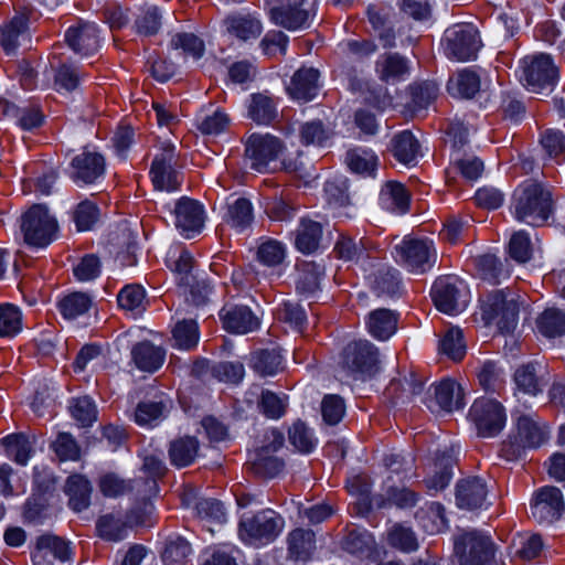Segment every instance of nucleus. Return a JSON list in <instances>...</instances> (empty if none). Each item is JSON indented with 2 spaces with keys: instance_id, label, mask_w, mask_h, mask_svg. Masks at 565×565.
Returning a JSON list of instances; mask_svg holds the SVG:
<instances>
[{
  "instance_id": "1",
  "label": "nucleus",
  "mask_w": 565,
  "mask_h": 565,
  "mask_svg": "<svg viewBox=\"0 0 565 565\" xmlns=\"http://www.w3.org/2000/svg\"><path fill=\"white\" fill-rule=\"evenodd\" d=\"M513 213L518 221L541 225L553 213L551 190L542 182L524 181L514 192Z\"/></svg>"
},
{
  "instance_id": "2",
  "label": "nucleus",
  "mask_w": 565,
  "mask_h": 565,
  "mask_svg": "<svg viewBox=\"0 0 565 565\" xmlns=\"http://www.w3.org/2000/svg\"><path fill=\"white\" fill-rule=\"evenodd\" d=\"M548 438L546 426L532 414H521L508 439L503 443L502 451L509 460L519 458L526 449L542 446Z\"/></svg>"
},
{
  "instance_id": "3",
  "label": "nucleus",
  "mask_w": 565,
  "mask_h": 565,
  "mask_svg": "<svg viewBox=\"0 0 565 565\" xmlns=\"http://www.w3.org/2000/svg\"><path fill=\"white\" fill-rule=\"evenodd\" d=\"M520 79L532 93L550 94L557 83L558 68L548 54L526 55L520 61Z\"/></svg>"
},
{
  "instance_id": "4",
  "label": "nucleus",
  "mask_w": 565,
  "mask_h": 565,
  "mask_svg": "<svg viewBox=\"0 0 565 565\" xmlns=\"http://www.w3.org/2000/svg\"><path fill=\"white\" fill-rule=\"evenodd\" d=\"M285 527V520L271 509L245 518L239 523V536L243 541L265 545L274 542Z\"/></svg>"
},
{
  "instance_id": "5",
  "label": "nucleus",
  "mask_w": 565,
  "mask_h": 565,
  "mask_svg": "<svg viewBox=\"0 0 565 565\" xmlns=\"http://www.w3.org/2000/svg\"><path fill=\"white\" fill-rule=\"evenodd\" d=\"M21 230L26 244L45 247L56 237L58 225L45 205L35 204L23 214Z\"/></svg>"
},
{
  "instance_id": "6",
  "label": "nucleus",
  "mask_w": 565,
  "mask_h": 565,
  "mask_svg": "<svg viewBox=\"0 0 565 565\" xmlns=\"http://www.w3.org/2000/svg\"><path fill=\"white\" fill-rule=\"evenodd\" d=\"M444 42L446 55L459 62L476 58L482 46L480 34L471 23H458L448 28Z\"/></svg>"
},
{
  "instance_id": "7",
  "label": "nucleus",
  "mask_w": 565,
  "mask_h": 565,
  "mask_svg": "<svg viewBox=\"0 0 565 565\" xmlns=\"http://www.w3.org/2000/svg\"><path fill=\"white\" fill-rule=\"evenodd\" d=\"M454 544L459 565H488L493 556L491 539L477 530L458 534Z\"/></svg>"
},
{
  "instance_id": "8",
  "label": "nucleus",
  "mask_w": 565,
  "mask_h": 565,
  "mask_svg": "<svg viewBox=\"0 0 565 565\" xmlns=\"http://www.w3.org/2000/svg\"><path fill=\"white\" fill-rule=\"evenodd\" d=\"M152 512L153 505L151 501H146L143 507L131 509L127 513L126 520L113 513L103 515L97 521V531L105 540L114 542L121 541L127 536L128 529L134 525L145 524Z\"/></svg>"
},
{
  "instance_id": "9",
  "label": "nucleus",
  "mask_w": 565,
  "mask_h": 565,
  "mask_svg": "<svg viewBox=\"0 0 565 565\" xmlns=\"http://www.w3.org/2000/svg\"><path fill=\"white\" fill-rule=\"evenodd\" d=\"M469 417L475 424L478 435L493 437L505 426L507 415L501 403L491 398H478L469 411Z\"/></svg>"
},
{
  "instance_id": "10",
  "label": "nucleus",
  "mask_w": 565,
  "mask_h": 565,
  "mask_svg": "<svg viewBox=\"0 0 565 565\" xmlns=\"http://www.w3.org/2000/svg\"><path fill=\"white\" fill-rule=\"evenodd\" d=\"M436 308L448 315L462 311L468 303L467 286L454 276L438 278L431 289Z\"/></svg>"
},
{
  "instance_id": "11",
  "label": "nucleus",
  "mask_w": 565,
  "mask_h": 565,
  "mask_svg": "<svg viewBox=\"0 0 565 565\" xmlns=\"http://www.w3.org/2000/svg\"><path fill=\"white\" fill-rule=\"evenodd\" d=\"M377 363V349L367 340L351 342L343 351L342 367L354 379L374 374Z\"/></svg>"
},
{
  "instance_id": "12",
  "label": "nucleus",
  "mask_w": 565,
  "mask_h": 565,
  "mask_svg": "<svg viewBox=\"0 0 565 565\" xmlns=\"http://www.w3.org/2000/svg\"><path fill=\"white\" fill-rule=\"evenodd\" d=\"M99 490L105 497L116 498L125 493H132L135 499L143 507L158 492V484L152 479L138 478L126 481L115 473H107L99 480Z\"/></svg>"
},
{
  "instance_id": "13",
  "label": "nucleus",
  "mask_w": 565,
  "mask_h": 565,
  "mask_svg": "<svg viewBox=\"0 0 565 565\" xmlns=\"http://www.w3.org/2000/svg\"><path fill=\"white\" fill-rule=\"evenodd\" d=\"M277 6L270 9L271 21L289 31L309 25L313 13L315 0H276Z\"/></svg>"
},
{
  "instance_id": "14",
  "label": "nucleus",
  "mask_w": 565,
  "mask_h": 565,
  "mask_svg": "<svg viewBox=\"0 0 565 565\" xmlns=\"http://www.w3.org/2000/svg\"><path fill=\"white\" fill-rule=\"evenodd\" d=\"M565 511L564 498L561 490L545 486L536 490L530 502V515L541 524H552L558 521Z\"/></svg>"
},
{
  "instance_id": "15",
  "label": "nucleus",
  "mask_w": 565,
  "mask_h": 565,
  "mask_svg": "<svg viewBox=\"0 0 565 565\" xmlns=\"http://www.w3.org/2000/svg\"><path fill=\"white\" fill-rule=\"evenodd\" d=\"M483 318L488 322H495L501 332H511L518 323V303L508 300L503 290H495L488 296L483 307Z\"/></svg>"
},
{
  "instance_id": "16",
  "label": "nucleus",
  "mask_w": 565,
  "mask_h": 565,
  "mask_svg": "<svg viewBox=\"0 0 565 565\" xmlns=\"http://www.w3.org/2000/svg\"><path fill=\"white\" fill-rule=\"evenodd\" d=\"M280 140L269 135H252L246 142V158L250 168L257 172H264L270 162L276 161L282 152Z\"/></svg>"
},
{
  "instance_id": "17",
  "label": "nucleus",
  "mask_w": 565,
  "mask_h": 565,
  "mask_svg": "<svg viewBox=\"0 0 565 565\" xmlns=\"http://www.w3.org/2000/svg\"><path fill=\"white\" fill-rule=\"evenodd\" d=\"M177 154L173 145H164L151 164V179L156 189L175 191L180 185L179 172L175 170Z\"/></svg>"
},
{
  "instance_id": "18",
  "label": "nucleus",
  "mask_w": 565,
  "mask_h": 565,
  "mask_svg": "<svg viewBox=\"0 0 565 565\" xmlns=\"http://www.w3.org/2000/svg\"><path fill=\"white\" fill-rule=\"evenodd\" d=\"M433 244L427 239L405 238L395 247L399 260L414 273H424L430 267Z\"/></svg>"
},
{
  "instance_id": "19",
  "label": "nucleus",
  "mask_w": 565,
  "mask_h": 565,
  "mask_svg": "<svg viewBox=\"0 0 565 565\" xmlns=\"http://www.w3.org/2000/svg\"><path fill=\"white\" fill-rule=\"evenodd\" d=\"M65 41L74 53L90 56L100 47L99 30L92 22L79 21L66 30Z\"/></svg>"
},
{
  "instance_id": "20",
  "label": "nucleus",
  "mask_w": 565,
  "mask_h": 565,
  "mask_svg": "<svg viewBox=\"0 0 565 565\" xmlns=\"http://www.w3.org/2000/svg\"><path fill=\"white\" fill-rule=\"evenodd\" d=\"M174 216L177 228H179L186 238L200 233L204 226V209L196 200L186 196L181 198L175 203Z\"/></svg>"
},
{
  "instance_id": "21",
  "label": "nucleus",
  "mask_w": 565,
  "mask_h": 565,
  "mask_svg": "<svg viewBox=\"0 0 565 565\" xmlns=\"http://www.w3.org/2000/svg\"><path fill=\"white\" fill-rule=\"evenodd\" d=\"M70 557L71 550L68 543L49 534L38 539L32 554L33 565H65Z\"/></svg>"
},
{
  "instance_id": "22",
  "label": "nucleus",
  "mask_w": 565,
  "mask_h": 565,
  "mask_svg": "<svg viewBox=\"0 0 565 565\" xmlns=\"http://www.w3.org/2000/svg\"><path fill=\"white\" fill-rule=\"evenodd\" d=\"M105 173V159L94 151H83L71 161L70 177L75 183L92 184Z\"/></svg>"
},
{
  "instance_id": "23",
  "label": "nucleus",
  "mask_w": 565,
  "mask_h": 565,
  "mask_svg": "<svg viewBox=\"0 0 565 565\" xmlns=\"http://www.w3.org/2000/svg\"><path fill=\"white\" fill-rule=\"evenodd\" d=\"M488 495L486 482L479 477H467L456 484L455 500L459 509L473 511L484 507Z\"/></svg>"
},
{
  "instance_id": "24",
  "label": "nucleus",
  "mask_w": 565,
  "mask_h": 565,
  "mask_svg": "<svg viewBox=\"0 0 565 565\" xmlns=\"http://www.w3.org/2000/svg\"><path fill=\"white\" fill-rule=\"evenodd\" d=\"M226 34L241 42L256 40L263 32V24L259 19L250 13H233L223 21Z\"/></svg>"
},
{
  "instance_id": "25",
  "label": "nucleus",
  "mask_w": 565,
  "mask_h": 565,
  "mask_svg": "<svg viewBox=\"0 0 565 565\" xmlns=\"http://www.w3.org/2000/svg\"><path fill=\"white\" fill-rule=\"evenodd\" d=\"M319 88L318 70L302 67L294 74L287 90L294 99L309 102L317 96Z\"/></svg>"
},
{
  "instance_id": "26",
  "label": "nucleus",
  "mask_w": 565,
  "mask_h": 565,
  "mask_svg": "<svg viewBox=\"0 0 565 565\" xmlns=\"http://www.w3.org/2000/svg\"><path fill=\"white\" fill-rule=\"evenodd\" d=\"M436 406L447 413L461 409L465 406L463 390L456 381L444 379L434 385Z\"/></svg>"
},
{
  "instance_id": "27",
  "label": "nucleus",
  "mask_w": 565,
  "mask_h": 565,
  "mask_svg": "<svg viewBox=\"0 0 565 565\" xmlns=\"http://www.w3.org/2000/svg\"><path fill=\"white\" fill-rule=\"evenodd\" d=\"M223 311V324L230 332L245 334L259 327V319L246 306H236Z\"/></svg>"
},
{
  "instance_id": "28",
  "label": "nucleus",
  "mask_w": 565,
  "mask_h": 565,
  "mask_svg": "<svg viewBox=\"0 0 565 565\" xmlns=\"http://www.w3.org/2000/svg\"><path fill=\"white\" fill-rule=\"evenodd\" d=\"M376 72L383 82L394 84L408 75V61L397 53L384 54L376 62Z\"/></svg>"
},
{
  "instance_id": "29",
  "label": "nucleus",
  "mask_w": 565,
  "mask_h": 565,
  "mask_svg": "<svg viewBox=\"0 0 565 565\" xmlns=\"http://www.w3.org/2000/svg\"><path fill=\"white\" fill-rule=\"evenodd\" d=\"M544 365L530 362L521 365L514 373V382L519 391L535 396L542 392Z\"/></svg>"
},
{
  "instance_id": "30",
  "label": "nucleus",
  "mask_w": 565,
  "mask_h": 565,
  "mask_svg": "<svg viewBox=\"0 0 565 565\" xmlns=\"http://www.w3.org/2000/svg\"><path fill=\"white\" fill-rule=\"evenodd\" d=\"M409 193L405 186L396 181L386 182L380 192V203L383 209L404 214L408 211Z\"/></svg>"
},
{
  "instance_id": "31",
  "label": "nucleus",
  "mask_w": 565,
  "mask_h": 565,
  "mask_svg": "<svg viewBox=\"0 0 565 565\" xmlns=\"http://www.w3.org/2000/svg\"><path fill=\"white\" fill-rule=\"evenodd\" d=\"M419 148L418 140L409 130L396 134L390 145L393 157L403 164H414L419 154Z\"/></svg>"
},
{
  "instance_id": "32",
  "label": "nucleus",
  "mask_w": 565,
  "mask_h": 565,
  "mask_svg": "<svg viewBox=\"0 0 565 565\" xmlns=\"http://www.w3.org/2000/svg\"><path fill=\"white\" fill-rule=\"evenodd\" d=\"M369 332L377 340L390 339L397 329V315L390 309H376L369 313Z\"/></svg>"
},
{
  "instance_id": "33",
  "label": "nucleus",
  "mask_w": 565,
  "mask_h": 565,
  "mask_svg": "<svg viewBox=\"0 0 565 565\" xmlns=\"http://www.w3.org/2000/svg\"><path fill=\"white\" fill-rule=\"evenodd\" d=\"M32 10L22 7L20 15L14 17L9 24L2 28L0 43L7 54H12L20 45V39L25 38V20L30 18Z\"/></svg>"
},
{
  "instance_id": "34",
  "label": "nucleus",
  "mask_w": 565,
  "mask_h": 565,
  "mask_svg": "<svg viewBox=\"0 0 565 565\" xmlns=\"http://www.w3.org/2000/svg\"><path fill=\"white\" fill-rule=\"evenodd\" d=\"M131 355L138 369L154 372L163 364L166 352L160 347L143 341L132 348Z\"/></svg>"
},
{
  "instance_id": "35",
  "label": "nucleus",
  "mask_w": 565,
  "mask_h": 565,
  "mask_svg": "<svg viewBox=\"0 0 565 565\" xmlns=\"http://www.w3.org/2000/svg\"><path fill=\"white\" fill-rule=\"evenodd\" d=\"M169 458L177 468L188 467L194 462L199 454V441L195 437H181L172 440L169 446Z\"/></svg>"
},
{
  "instance_id": "36",
  "label": "nucleus",
  "mask_w": 565,
  "mask_h": 565,
  "mask_svg": "<svg viewBox=\"0 0 565 565\" xmlns=\"http://www.w3.org/2000/svg\"><path fill=\"white\" fill-rule=\"evenodd\" d=\"M447 89L455 97L472 98L480 89V77L476 72L463 68L449 78Z\"/></svg>"
},
{
  "instance_id": "37",
  "label": "nucleus",
  "mask_w": 565,
  "mask_h": 565,
  "mask_svg": "<svg viewBox=\"0 0 565 565\" xmlns=\"http://www.w3.org/2000/svg\"><path fill=\"white\" fill-rule=\"evenodd\" d=\"M372 290L379 297H393L401 291L398 271L391 267H381L369 277Z\"/></svg>"
},
{
  "instance_id": "38",
  "label": "nucleus",
  "mask_w": 565,
  "mask_h": 565,
  "mask_svg": "<svg viewBox=\"0 0 565 565\" xmlns=\"http://www.w3.org/2000/svg\"><path fill=\"white\" fill-rule=\"evenodd\" d=\"M322 237L321 224L310 218H301L296 231L295 244L298 250L310 254L317 250Z\"/></svg>"
},
{
  "instance_id": "39",
  "label": "nucleus",
  "mask_w": 565,
  "mask_h": 565,
  "mask_svg": "<svg viewBox=\"0 0 565 565\" xmlns=\"http://www.w3.org/2000/svg\"><path fill=\"white\" fill-rule=\"evenodd\" d=\"M65 492L73 510L79 512L89 505L92 484L85 477L70 476L65 484Z\"/></svg>"
},
{
  "instance_id": "40",
  "label": "nucleus",
  "mask_w": 565,
  "mask_h": 565,
  "mask_svg": "<svg viewBox=\"0 0 565 565\" xmlns=\"http://www.w3.org/2000/svg\"><path fill=\"white\" fill-rule=\"evenodd\" d=\"M247 111L250 119L263 125L271 122L277 116L276 103L271 96L265 93H257L250 96Z\"/></svg>"
},
{
  "instance_id": "41",
  "label": "nucleus",
  "mask_w": 565,
  "mask_h": 565,
  "mask_svg": "<svg viewBox=\"0 0 565 565\" xmlns=\"http://www.w3.org/2000/svg\"><path fill=\"white\" fill-rule=\"evenodd\" d=\"M199 340L200 332L195 320H181L172 329L171 342L173 348L190 351L198 345Z\"/></svg>"
},
{
  "instance_id": "42",
  "label": "nucleus",
  "mask_w": 565,
  "mask_h": 565,
  "mask_svg": "<svg viewBox=\"0 0 565 565\" xmlns=\"http://www.w3.org/2000/svg\"><path fill=\"white\" fill-rule=\"evenodd\" d=\"M316 547L315 533L310 530L296 529L288 535V552L295 559H307Z\"/></svg>"
},
{
  "instance_id": "43",
  "label": "nucleus",
  "mask_w": 565,
  "mask_h": 565,
  "mask_svg": "<svg viewBox=\"0 0 565 565\" xmlns=\"http://www.w3.org/2000/svg\"><path fill=\"white\" fill-rule=\"evenodd\" d=\"M297 290L305 295L315 294L320 287L324 267L315 263H302L298 269Z\"/></svg>"
},
{
  "instance_id": "44",
  "label": "nucleus",
  "mask_w": 565,
  "mask_h": 565,
  "mask_svg": "<svg viewBox=\"0 0 565 565\" xmlns=\"http://www.w3.org/2000/svg\"><path fill=\"white\" fill-rule=\"evenodd\" d=\"M8 456L24 466L33 454V440L24 434H12L0 440Z\"/></svg>"
},
{
  "instance_id": "45",
  "label": "nucleus",
  "mask_w": 565,
  "mask_h": 565,
  "mask_svg": "<svg viewBox=\"0 0 565 565\" xmlns=\"http://www.w3.org/2000/svg\"><path fill=\"white\" fill-rule=\"evenodd\" d=\"M253 218V206L249 200L238 198L227 204L226 222L237 231L247 228Z\"/></svg>"
},
{
  "instance_id": "46",
  "label": "nucleus",
  "mask_w": 565,
  "mask_h": 565,
  "mask_svg": "<svg viewBox=\"0 0 565 565\" xmlns=\"http://www.w3.org/2000/svg\"><path fill=\"white\" fill-rule=\"evenodd\" d=\"M536 327L546 338H555L565 334V315L555 308L543 311L536 320Z\"/></svg>"
},
{
  "instance_id": "47",
  "label": "nucleus",
  "mask_w": 565,
  "mask_h": 565,
  "mask_svg": "<svg viewBox=\"0 0 565 565\" xmlns=\"http://www.w3.org/2000/svg\"><path fill=\"white\" fill-rule=\"evenodd\" d=\"M451 164L465 179L477 180L483 172V162L473 154L459 151L451 153Z\"/></svg>"
},
{
  "instance_id": "48",
  "label": "nucleus",
  "mask_w": 565,
  "mask_h": 565,
  "mask_svg": "<svg viewBox=\"0 0 565 565\" xmlns=\"http://www.w3.org/2000/svg\"><path fill=\"white\" fill-rule=\"evenodd\" d=\"M168 405L163 401L141 402L135 412V422L140 426L157 425L166 415Z\"/></svg>"
},
{
  "instance_id": "49",
  "label": "nucleus",
  "mask_w": 565,
  "mask_h": 565,
  "mask_svg": "<svg viewBox=\"0 0 565 565\" xmlns=\"http://www.w3.org/2000/svg\"><path fill=\"white\" fill-rule=\"evenodd\" d=\"M250 465L253 471L264 478L276 477L284 467V462L278 457L266 451H254Z\"/></svg>"
},
{
  "instance_id": "50",
  "label": "nucleus",
  "mask_w": 565,
  "mask_h": 565,
  "mask_svg": "<svg viewBox=\"0 0 565 565\" xmlns=\"http://www.w3.org/2000/svg\"><path fill=\"white\" fill-rule=\"evenodd\" d=\"M290 444L302 454L311 452L317 446L312 430L301 420L294 423L288 433Z\"/></svg>"
},
{
  "instance_id": "51",
  "label": "nucleus",
  "mask_w": 565,
  "mask_h": 565,
  "mask_svg": "<svg viewBox=\"0 0 565 565\" xmlns=\"http://www.w3.org/2000/svg\"><path fill=\"white\" fill-rule=\"evenodd\" d=\"M345 160L350 170L361 174H371L377 166V157L366 149L348 151Z\"/></svg>"
},
{
  "instance_id": "52",
  "label": "nucleus",
  "mask_w": 565,
  "mask_h": 565,
  "mask_svg": "<svg viewBox=\"0 0 565 565\" xmlns=\"http://www.w3.org/2000/svg\"><path fill=\"white\" fill-rule=\"evenodd\" d=\"M90 305L92 299L88 295L84 292H73L60 301L58 308L64 318L75 319L87 312Z\"/></svg>"
},
{
  "instance_id": "53",
  "label": "nucleus",
  "mask_w": 565,
  "mask_h": 565,
  "mask_svg": "<svg viewBox=\"0 0 565 565\" xmlns=\"http://www.w3.org/2000/svg\"><path fill=\"white\" fill-rule=\"evenodd\" d=\"M192 553L191 545L182 537L170 540L162 553V561L166 565H184Z\"/></svg>"
},
{
  "instance_id": "54",
  "label": "nucleus",
  "mask_w": 565,
  "mask_h": 565,
  "mask_svg": "<svg viewBox=\"0 0 565 565\" xmlns=\"http://www.w3.org/2000/svg\"><path fill=\"white\" fill-rule=\"evenodd\" d=\"M439 351L454 361L461 360L466 354L461 330L458 328L449 329L440 340Z\"/></svg>"
},
{
  "instance_id": "55",
  "label": "nucleus",
  "mask_w": 565,
  "mask_h": 565,
  "mask_svg": "<svg viewBox=\"0 0 565 565\" xmlns=\"http://www.w3.org/2000/svg\"><path fill=\"white\" fill-rule=\"evenodd\" d=\"M287 405L286 396H279L268 390L262 391L258 408L266 417L271 419L280 418L286 413Z\"/></svg>"
},
{
  "instance_id": "56",
  "label": "nucleus",
  "mask_w": 565,
  "mask_h": 565,
  "mask_svg": "<svg viewBox=\"0 0 565 565\" xmlns=\"http://www.w3.org/2000/svg\"><path fill=\"white\" fill-rule=\"evenodd\" d=\"M22 329V315L18 307L0 305V337H13Z\"/></svg>"
},
{
  "instance_id": "57",
  "label": "nucleus",
  "mask_w": 565,
  "mask_h": 565,
  "mask_svg": "<svg viewBox=\"0 0 565 565\" xmlns=\"http://www.w3.org/2000/svg\"><path fill=\"white\" fill-rule=\"evenodd\" d=\"M513 544L515 556L525 561L536 558L543 548V541L539 534H519Z\"/></svg>"
},
{
  "instance_id": "58",
  "label": "nucleus",
  "mask_w": 565,
  "mask_h": 565,
  "mask_svg": "<svg viewBox=\"0 0 565 565\" xmlns=\"http://www.w3.org/2000/svg\"><path fill=\"white\" fill-rule=\"evenodd\" d=\"M344 550L351 554L369 555L375 547V540L366 531H351L344 540Z\"/></svg>"
},
{
  "instance_id": "59",
  "label": "nucleus",
  "mask_w": 565,
  "mask_h": 565,
  "mask_svg": "<svg viewBox=\"0 0 565 565\" xmlns=\"http://www.w3.org/2000/svg\"><path fill=\"white\" fill-rule=\"evenodd\" d=\"M388 543L391 546L405 552H415L418 548V540L415 533L403 525H394L388 532Z\"/></svg>"
},
{
  "instance_id": "60",
  "label": "nucleus",
  "mask_w": 565,
  "mask_h": 565,
  "mask_svg": "<svg viewBox=\"0 0 565 565\" xmlns=\"http://www.w3.org/2000/svg\"><path fill=\"white\" fill-rule=\"evenodd\" d=\"M509 255L518 263H526L532 257L533 245L529 233L515 232L509 242Z\"/></svg>"
},
{
  "instance_id": "61",
  "label": "nucleus",
  "mask_w": 565,
  "mask_h": 565,
  "mask_svg": "<svg viewBox=\"0 0 565 565\" xmlns=\"http://www.w3.org/2000/svg\"><path fill=\"white\" fill-rule=\"evenodd\" d=\"M281 355L275 350H262L253 356V367L260 375H274L281 369Z\"/></svg>"
},
{
  "instance_id": "62",
  "label": "nucleus",
  "mask_w": 565,
  "mask_h": 565,
  "mask_svg": "<svg viewBox=\"0 0 565 565\" xmlns=\"http://www.w3.org/2000/svg\"><path fill=\"white\" fill-rule=\"evenodd\" d=\"M334 252L343 260L359 262L365 255V247L361 239L356 241L351 236L341 235L335 243Z\"/></svg>"
},
{
  "instance_id": "63",
  "label": "nucleus",
  "mask_w": 565,
  "mask_h": 565,
  "mask_svg": "<svg viewBox=\"0 0 565 565\" xmlns=\"http://www.w3.org/2000/svg\"><path fill=\"white\" fill-rule=\"evenodd\" d=\"M98 217L99 210L97 205L88 200L81 202L73 214V220L79 232L92 230Z\"/></svg>"
},
{
  "instance_id": "64",
  "label": "nucleus",
  "mask_w": 565,
  "mask_h": 565,
  "mask_svg": "<svg viewBox=\"0 0 565 565\" xmlns=\"http://www.w3.org/2000/svg\"><path fill=\"white\" fill-rule=\"evenodd\" d=\"M286 256V247L276 239L263 242L257 250L258 260L266 266L279 265Z\"/></svg>"
}]
</instances>
